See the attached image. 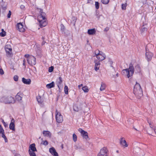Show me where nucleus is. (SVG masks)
Returning <instances> with one entry per match:
<instances>
[{"instance_id":"obj_51","label":"nucleus","mask_w":156,"mask_h":156,"mask_svg":"<svg viewBox=\"0 0 156 156\" xmlns=\"http://www.w3.org/2000/svg\"><path fill=\"white\" fill-rule=\"evenodd\" d=\"M83 86L82 84L79 85L78 86V87L79 88H80V87H81V86Z\"/></svg>"},{"instance_id":"obj_56","label":"nucleus","mask_w":156,"mask_h":156,"mask_svg":"<svg viewBox=\"0 0 156 156\" xmlns=\"http://www.w3.org/2000/svg\"><path fill=\"white\" fill-rule=\"evenodd\" d=\"M97 156H101L100 154H98Z\"/></svg>"},{"instance_id":"obj_14","label":"nucleus","mask_w":156,"mask_h":156,"mask_svg":"<svg viewBox=\"0 0 156 156\" xmlns=\"http://www.w3.org/2000/svg\"><path fill=\"white\" fill-rule=\"evenodd\" d=\"M0 136L4 138L5 142H7V139L4 134V131L2 127L0 128Z\"/></svg>"},{"instance_id":"obj_7","label":"nucleus","mask_w":156,"mask_h":156,"mask_svg":"<svg viewBox=\"0 0 156 156\" xmlns=\"http://www.w3.org/2000/svg\"><path fill=\"white\" fill-rule=\"evenodd\" d=\"M36 151L34 144H33L30 146L28 152L30 156H36V154L34 152Z\"/></svg>"},{"instance_id":"obj_16","label":"nucleus","mask_w":156,"mask_h":156,"mask_svg":"<svg viewBox=\"0 0 156 156\" xmlns=\"http://www.w3.org/2000/svg\"><path fill=\"white\" fill-rule=\"evenodd\" d=\"M62 78L61 77H59V78L57 79L56 83L57 84L58 88H60L61 87L62 84Z\"/></svg>"},{"instance_id":"obj_52","label":"nucleus","mask_w":156,"mask_h":156,"mask_svg":"<svg viewBox=\"0 0 156 156\" xmlns=\"http://www.w3.org/2000/svg\"><path fill=\"white\" fill-rule=\"evenodd\" d=\"M23 65L24 66H25V60L24 59L23 60Z\"/></svg>"},{"instance_id":"obj_38","label":"nucleus","mask_w":156,"mask_h":156,"mask_svg":"<svg viewBox=\"0 0 156 156\" xmlns=\"http://www.w3.org/2000/svg\"><path fill=\"white\" fill-rule=\"evenodd\" d=\"M42 143L44 145H47L48 144V142L47 140L42 141Z\"/></svg>"},{"instance_id":"obj_39","label":"nucleus","mask_w":156,"mask_h":156,"mask_svg":"<svg viewBox=\"0 0 156 156\" xmlns=\"http://www.w3.org/2000/svg\"><path fill=\"white\" fill-rule=\"evenodd\" d=\"M148 122L149 124V125L150 126V127L151 128H152L153 127V123L150 121H148Z\"/></svg>"},{"instance_id":"obj_44","label":"nucleus","mask_w":156,"mask_h":156,"mask_svg":"<svg viewBox=\"0 0 156 156\" xmlns=\"http://www.w3.org/2000/svg\"><path fill=\"white\" fill-rule=\"evenodd\" d=\"M20 8L22 10H24L25 8V6L23 5H21L20 6Z\"/></svg>"},{"instance_id":"obj_41","label":"nucleus","mask_w":156,"mask_h":156,"mask_svg":"<svg viewBox=\"0 0 156 156\" xmlns=\"http://www.w3.org/2000/svg\"><path fill=\"white\" fill-rule=\"evenodd\" d=\"M147 29L144 27H142L141 29V31L142 32H144Z\"/></svg>"},{"instance_id":"obj_36","label":"nucleus","mask_w":156,"mask_h":156,"mask_svg":"<svg viewBox=\"0 0 156 156\" xmlns=\"http://www.w3.org/2000/svg\"><path fill=\"white\" fill-rule=\"evenodd\" d=\"M54 67L52 66H51V67H49L48 71L49 72H51L53 70Z\"/></svg>"},{"instance_id":"obj_53","label":"nucleus","mask_w":156,"mask_h":156,"mask_svg":"<svg viewBox=\"0 0 156 156\" xmlns=\"http://www.w3.org/2000/svg\"><path fill=\"white\" fill-rule=\"evenodd\" d=\"M15 156H21L19 154H16Z\"/></svg>"},{"instance_id":"obj_25","label":"nucleus","mask_w":156,"mask_h":156,"mask_svg":"<svg viewBox=\"0 0 156 156\" xmlns=\"http://www.w3.org/2000/svg\"><path fill=\"white\" fill-rule=\"evenodd\" d=\"M106 87V85L104 83H102L101 87L100 88V90L101 91L104 90L105 89Z\"/></svg>"},{"instance_id":"obj_20","label":"nucleus","mask_w":156,"mask_h":156,"mask_svg":"<svg viewBox=\"0 0 156 156\" xmlns=\"http://www.w3.org/2000/svg\"><path fill=\"white\" fill-rule=\"evenodd\" d=\"M22 81L24 84L27 85H29L31 83V80L30 79H26L24 77L22 78Z\"/></svg>"},{"instance_id":"obj_61","label":"nucleus","mask_w":156,"mask_h":156,"mask_svg":"<svg viewBox=\"0 0 156 156\" xmlns=\"http://www.w3.org/2000/svg\"><path fill=\"white\" fill-rule=\"evenodd\" d=\"M102 16V15H99V16L98 17V18H99L100 16Z\"/></svg>"},{"instance_id":"obj_17","label":"nucleus","mask_w":156,"mask_h":156,"mask_svg":"<svg viewBox=\"0 0 156 156\" xmlns=\"http://www.w3.org/2000/svg\"><path fill=\"white\" fill-rule=\"evenodd\" d=\"M94 63H95V65L94 67V69L96 71L98 70L100 67V61H98L97 60H95L94 61Z\"/></svg>"},{"instance_id":"obj_60","label":"nucleus","mask_w":156,"mask_h":156,"mask_svg":"<svg viewBox=\"0 0 156 156\" xmlns=\"http://www.w3.org/2000/svg\"><path fill=\"white\" fill-rule=\"evenodd\" d=\"M134 129L137 130L136 129V128H134Z\"/></svg>"},{"instance_id":"obj_45","label":"nucleus","mask_w":156,"mask_h":156,"mask_svg":"<svg viewBox=\"0 0 156 156\" xmlns=\"http://www.w3.org/2000/svg\"><path fill=\"white\" fill-rule=\"evenodd\" d=\"M2 122L4 124V125L5 127H6L7 126V124L3 120H2Z\"/></svg>"},{"instance_id":"obj_50","label":"nucleus","mask_w":156,"mask_h":156,"mask_svg":"<svg viewBox=\"0 0 156 156\" xmlns=\"http://www.w3.org/2000/svg\"><path fill=\"white\" fill-rule=\"evenodd\" d=\"M76 106H74V108L73 109H74V110H75V111H78V110L77 109H76Z\"/></svg>"},{"instance_id":"obj_35","label":"nucleus","mask_w":156,"mask_h":156,"mask_svg":"<svg viewBox=\"0 0 156 156\" xmlns=\"http://www.w3.org/2000/svg\"><path fill=\"white\" fill-rule=\"evenodd\" d=\"M127 6V4H122V10H125L126 9V7Z\"/></svg>"},{"instance_id":"obj_5","label":"nucleus","mask_w":156,"mask_h":156,"mask_svg":"<svg viewBox=\"0 0 156 156\" xmlns=\"http://www.w3.org/2000/svg\"><path fill=\"white\" fill-rule=\"evenodd\" d=\"M95 55L99 61H101L104 60L106 58V55L103 52L100 51L98 50H97L95 51Z\"/></svg>"},{"instance_id":"obj_23","label":"nucleus","mask_w":156,"mask_h":156,"mask_svg":"<svg viewBox=\"0 0 156 156\" xmlns=\"http://www.w3.org/2000/svg\"><path fill=\"white\" fill-rule=\"evenodd\" d=\"M87 33L89 35H93L96 33L95 29H90L88 30Z\"/></svg>"},{"instance_id":"obj_57","label":"nucleus","mask_w":156,"mask_h":156,"mask_svg":"<svg viewBox=\"0 0 156 156\" xmlns=\"http://www.w3.org/2000/svg\"><path fill=\"white\" fill-rule=\"evenodd\" d=\"M2 127L1 126V124H0V128H2Z\"/></svg>"},{"instance_id":"obj_28","label":"nucleus","mask_w":156,"mask_h":156,"mask_svg":"<svg viewBox=\"0 0 156 156\" xmlns=\"http://www.w3.org/2000/svg\"><path fill=\"white\" fill-rule=\"evenodd\" d=\"M82 89L84 92H87L89 91L88 88L87 86L83 87L82 88Z\"/></svg>"},{"instance_id":"obj_47","label":"nucleus","mask_w":156,"mask_h":156,"mask_svg":"<svg viewBox=\"0 0 156 156\" xmlns=\"http://www.w3.org/2000/svg\"><path fill=\"white\" fill-rule=\"evenodd\" d=\"M14 122H15V120H14V119H12L11 121V122L10 123H14Z\"/></svg>"},{"instance_id":"obj_1","label":"nucleus","mask_w":156,"mask_h":156,"mask_svg":"<svg viewBox=\"0 0 156 156\" xmlns=\"http://www.w3.org/2000/svg\"><path fill=\"white\" fill-rule=\"evenodd\" d=\"M133 93L138 98H139L143 96V91L140 84L136 82L133 89Z\"/></svg>"},{"instance_id":"obj_8","label":"nucleus","mask_w":156,"mask_h":156,"mask_svg":"<svg viewBox=\"0 0 156 156\" xmlns=\"http://www.w3.org/2000/svg\"><path fill=\"white\" fill-rule=\"evenodd\" d=\"M56 119L58 123H62L63 121V116L61 115L60 112H58L56 110L55 114Z\"/></svg>"},{"instance_id":"obj_42","label":"nucleus","mask_w":156,"mask_h":156,"mask_svg":"<svg viewBox=\"0 0 156 156\" xmlns=\"http://www.w3.org/2000/svg\"><path fill=\"white\" fill-rule=\"evenodd\" d=\"M4 74V72L2 69H0V74L3 75Z\"/></svg>"},{"instance_id":"obj_49","label":"nucleus","mask_w":156,"mask_h":156,"mask_svg":"<svg viewBox=\"0 0 156 156\" xmlns=\"http://www.w3.org/2000/svg\"><path fill=\"white\" fill-rule=\"evenodd\" d=\"M40 15H41L42 14V13H44V12H43V10L42 9H40Z\"/></svg>"},{"instance_id":"obj_46","label":"nucleus","mask_w":156,"mask_h":156,"mask_svg":"<svg viewBox=\"0 0 156 156\" xmlns=\"http://www.w3.org/2000/svg\"><path fill=\"white\" fill-rule=\"evenodd\" d=\"M109 30V27H106L104 29V31L107 32Z\"/></svg>"},{"instance_id":"obj_30","label":"nucleus","mask_w":156,"mask_h":156,"mask_svg":"<svg viewBox=\"0 0 156 156\" xmlns=\"http://www.w3.org/2000/svg\"><path fill=\"white\" fill-rule=\"evenodd\" d=\"M75 149L76 150H82L83 149L79 145H76L75 146Z\"/></svg>"},{"instance_id":"obj_24","label":"nucleus","mask_w":156,"mask_h":156,"mask_svg":"<svg viewBox=\"0 0 156 156\" xmlns=\"http://www.w3.org/2000/svg\"><path fill=\"white\" fill-rule=\"evenodd\" d=\"M54 87V82H52L51 83L49 84H47L46 85V87L48 88H51Z\"/></svg>"},{"instance_id":"obj_54","label":"nucleus","mask_w":156,"mask_h":156,"mask_svg":"<svg viewBox=\"0 0 156 156\" xmlns=\"http://www.w3.org/2000/svg\"><path fill=\"white\" fill-rule=\"evenodd\" d=\"M119 76V73H117V74H116V76L118 77V76Z\"/></svg>"},{"instance_id":"obj_12","label":"nucleus","mask_w":156,"mask_h":156,"mask_svg":"<svg viewBox=\"0 0 156 156\" xmlns=\"http://www.w3.org/2000/svg\"><path fill=\"white\" fill-rule=\"evenodd\" d=\"M78 131L80 132L83 138L85 139H87L88 138V133L87 132L84 131L81 128L79 129Z\"/></svg>"},{"instance_id":"obj_22","label":"nucleus","mask_w":156,"mask_h":156,"mask_svg":"<svg viewBox=\"0 0 156 156\" xmlns=\"http://www.w3.org/2000/svg\"><path fill=\"white\" fill-rule=\"evenodd\" d=\"M37 99L38 103L40 104H41L43 102V97L40 96L39 95L37 97Z\"/></svg>"},{"instance_id":"obj_4","label":"nucleus","mask_w":156,"mask_h":156,"mask_svg":"<svg viewBox=\"0 0 156 156\" xmlns=\"http://www.w3.org/2000/svg\"><path fill=\"white\" fill-rule=\"evenodd\" d=\"M0 101L1 102L5 104H10L15 102L14 98L11 96H4L1 98Z\"/></svg>"},{"instance_id":"obj_27","label":"nucleus","mask_w":156,"mask_h":156,"mask_svg":"<svg viewBox=\"0 0 156 156\" xmlns=\"http://www.w3.org/2000/svg\"><path fill=\"white\" fill-rule=\"evenodd\" d=\"M2 32L0 33V36L1 37H4L6 34V32L4 31V29H2Z\"/></svg>"},{"instance_id":"obj_15","label":"nucleus","mask_w":156,"mask_h":156,"mask_svg":"<svg viewBox=\"0 0 156 156\" xmlns=\"http://www.w3.org/2000/svg\"><path fill=\"white\" fill-rule=\"evenodd\" d=\"M49 151L52 155L54 156H58V153L56 152L54 147L50 148L49 149Z\"/></svg>"},{"instance_id":"obj_19","label":"nucleus","mask_w":156,"mask_h":156,"mask_svg":"<svg viewBox=\"0 0 156 156\" xmlns=\"http://www.w3.org/2000/svg\"><path fill=\"white\" fill-rule=\"evenodd\" d=\"M153 54L151 52H147L146 51V56L147 57V60L148 61H150L152 57L153 56Z\"/></svg>"},{"instance_id":"obj_11","label":"nucleus","mask_w":156,"mask_h":156,"mask_svg":"<svg viewBox=\"0 0 156 156\" xmlns=\"http://www.w3.org/2000/svg\"><path fill=\"white\" fill-rule=\"evenodd\" d=\"M16 27L17 30L20 32H23L25 31V27L23 25L22 23H18Z\"/></svg>"},{"instance_id":"obj_32","label":"nucleus","mask_w":156,"mask_h":156,"mask_svg":"<svg viewBox=\"0 0 156 156\" xmlns=\"http://www.w3.org/2000/svg\"><path fill=\"white\" fill-rule=\"evenodd\" d=\"M77 137L75 133L73 134V140L74 142H75L77 140Z\"/></svg>"},{"instance_id":"obj_31","label":"nucleus","mask_w":156,"mask_h":156,"mask_svg":"<svg viewBox=\"0 0 156 156\" xmlns=\"http://www.w3.org/2000/svg\"><path fill=\"white\" fill-rule=\"evenodd\" d=\"M109 0H101V2L104 4H107L109 2Z\"/></svg>"},{"instance_id":"obj_34","label":"nucleus","mask_w":156,"mask_h":156,"mask_svg":"<svg viewBox=\"0 0 156 156\" xmlns=\"http://www.w3.org/2000/svg\"><path fill=\"white\" fill-rule=\"evenodd\" d=\"M99 2H95V8L97 9H98L99 8Z\"/></svg>"},{"instance_id":"obj_58","label":"nucleus","mask_w":156,"mask_h":156,"mask_svg":"<svg viewBox=\"0 0 156 156\" xmlns=\"http://www.w3.org/2000/svg\"><path fill=\"white\" fill-rule=\"evenodd\" d=\"M119 151L118 150H117L116 151V152L117 153H119Z\"/></svg>"},{"instance_id":"obj_59","label":"nucleus","mask_w":156,"mask_h":156,"mask_svg":"<svg viewBox=\"0 0 156 156\" xmlns=\"http://www.w3.org/2000/svg\"><path fill=\"white\" fill-rule=\"evenodd\" d=\"M42 38L43 39H44V37H42Z\"/></svg>"},{"instance_id":"obj_40","label":"nucleus","mask_w":156,"mask_h":156,"mask_svg":"<svg viewBox=\"0 0 156 156\" xmlns=\"http://www.w3.org/2000/svg\"><path fill=\"white\" fill-rule=\"evenodd\" d=\"M11 15V12L10 11H9V13L7 15V17L8 18H10V17Z\"/></svg>"},{"instance_id":"obj_10","label":"nucleus","mask_w":156,"mask_h":156,"mask_svg":"<svg viewBox=\"0 0 156 156\" xmlns=\"http://www.w3.org/2000/svg\"><path fill=\"white\" fill-rule=\"evenodd\" d=\"M5 51L6 53V55L8 57H10L12 55V49L10 45H7L5 47Z\"/></svg>"},{"instance_id":"obj_9","label":"nucleus","mask_w":156,"mask_h":156,"mask_svg":"<svg viewBox=\"0 0 156 156\" xmlns=\"http://www.w3.org/2000/svg\"><path fill=\"white\" fill-rule=\"evenodd\" d=\"M108 151L106 147H104L100 151L98 154H100L102 156H108Z\"/></svg>"},{"instance_id":"obj_33","label":"nucleus","mask_w":156,"mask_h":156,"mask_svg":"<svg viewBox=\"0 0 156 156\" xmlns=\"http://www.w3.org/2000/svg\"><path fill=\"white\" fill-rule=\"evenodd\" d=\"M135 69L137 70V72H140V68L139 65L136 66L135 68Z\"/></svg>"},{"instance_id":"obj_18","label":"nucleus","mask_w":156,"mask_h":156,"mask_svg":"<svg viewBox=\"0 0 156 156\" xmlns=\"http://www.w3.org/2000/svg\"><path fill=\"white\" fill-rule=\"evenodd\" d=\"M23 96V94L20 92L18 93L15 96L16 99L18 101H21Z\"/></svg>"},{"instance_id":"obj_6","label":"nucleus","mask_w":156,"mask_h":156,"mask_svg":"<svg viewBox=\"0 0 156 156\" xmlns=\"http://www.w3.org/2000/svg\"><path fill=\"white\" fill-rule=\"evenodd\" d=\"M24 56L27 58L28 63L30 65L33 66L36 63V58L33 56L30 55L29 54H26Z\"/></svg>"},{"instance_id":"obj_26","label":"nucleus","mask_w":156,"mask_h":156,"mask_svg":"<svg viewBox=\"0 0 156 156\" xmlns=\"http://www.w3.org/2000/svg\"><path fill=\"white\" fill-rule=\"evenodd\" d=\"M9 128L10 129L13 131H15V128L14 123H10L9 125Z\"/></svg>"},{"instance_id":"obj_55","label":"nucleus","mask_w":156,"mask_h":156,"mask_svg":"<svg viewBox=\"0 0 156 156\" xmlns=\"http://www.w3.org/2000/svg\"><path fill=\"white\" fill-rule=\"evenodd\" d=\"M72 19H73V20H75V17H73L72 18Z\"/></svg>"},{"instance_id":"obj_37","label":"nucleus","mask_w":156,"mask_h":156,"mask_svg":"<svg viewBox=\"0 0 156 156\" xmlns=\"http://www.w3.org/2000/svg\"><path fill=\"white\" fill-rule=\"evenodd\" d=\"M18 76L17 75H15L13 77L14 80L15 81H17L18 80Z\"/></svg>"},{"instance_id":"obj_3","label":"nucleus","mask_w":156,"mask_h":156,"mask_svg":"<svg viewBox=\"0 0 156 156\" xmlns=\"http://www.w3.org/2000/svg\"><path fill=\"white\" fill-rule=\"evenodd\" d=\"M122 71L123 73L126 75L128 78L132 76L134 73V68L133 65L130 64L129 68L123 69Z\"/></svg>"},{"instance_id":"obj_48","label":"nucleus","mask_w":156,"mask_h":156,"mask_svg":"<svg viewBox=\"0 0 156 156\" xmlns=\"http://www.w3.org/2000/svg\"><path fill=\"white\" fill-rule=\"evenodd\" d=\"M128 122H133V120L132 119H129L128 120Z\"/></svg>"},{"instance_id":"obj_29","label":"nucleus","mask_w":156,"mask_h":156,"mask_svg":"<svg viewBox=\"0 0 156 156\" xmlns=\"http://www.w3.org/2000/svg\"><path fill=\"white\" fill-rule=\"evenodd\" d=\"M64 89L65 93L66 94H68V90H69V89L68 88V87L66 86H65L64 87Z\"/></svg>"},{"instance_id":"obj_21","label":"nucleus","mask_w":156,"mask_h":156,"mask_svg":"<svg viewBox=\"0 0 156 156\" xmlns=\"http://www.w3.org/2000/svg\"><path fill=\"white\" fill-rule=\"evenodd\" d=\"M43 133L44 136L48 137L49 138L51 137V133L48 131L44 130L43 132Z\"/></svg>"},{"instance_id":"obj_13","label":"nucleus","mask_w":156,"mask_h":156,"mask_svg":"<svg viewBox=\"0 0 156 156\" xmlns=\"http://www.w3.org/2000/svg\"><path fill=\"white\" fill-rule=\"evenodd\" d=\"M120 142L121 145L124 147H127L128 146V144L123 137L121 138Z\"/></svg>"},{"instance_id":"obj_2","label":"nucleus","mask_w":156,"mask_h":156,"mask_svg":"<svg viewBox=\"0 0 156 156\" xmlns=\"http://www.w3.org/2000/svg\"><path fill=\"white\" fill-rule=\"evenodd\" d=\"M45 16V13H42L41 15H39L38 16V20L41 28L45 27L47 25V23L46 21Z\"/></svg>"},{"instance_id":"obj_43","label":"nucleus","mask_w":156,"mask_h":156,"mask_svg":"<svg viewBox=\"0 0 156 156\" xmlns=\"http://www.w3.org/2000/svg\"><path fill=\"white\" fill-rule=\"evenodd\" d=\"M109 62L110 64V66L111 67H112V68H114L113 67V66H112V64L113 63L111 61L109 60Z\"/></svg>"}]
</instances>
